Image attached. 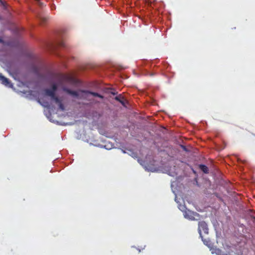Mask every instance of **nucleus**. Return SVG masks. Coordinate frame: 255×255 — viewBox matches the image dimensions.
<instances>
[{
    "instance_id": "f257e3e1",
    "label": "nucleus",
    "mask_w": 255,
    "mask_h": 255,
    "mask_svg": "<svg viewBox=\"0 0 255 255\" xmlns=\"http://www.w3.org/2000/svg\"><path fill=\"white\" fill-rule=\"evenodd\" d=\"M56 78L58 80L59 84H62L64 83H73L74 82V78L68 75L58 74L56 75Z\"/></svg>"
},
{
    "instance_id": "f03ea898",
    "label": "nucleus",
    "mask_w": 255,
    "mask_h": 255,
    "mask_svg": "<svg viewBox=\"0 0 255 255\" xmlns=\"http://www.w3.org/2000/svg\"><path fill=\"white\" fill-rule=\"evenodd\" d=\"M198 233L200 234L201 238H203L202 233H203L205 234L208 233V228L206 223L204 221H200L198 223Z\"/></svg>"
},
{
    "instance_id": "7ed1b4c3",
    "label": "nucleus",
    "mask_w": 255,
    "mask_h": 255,
    "mask_svg": "<svg viewBox=\"0 0 255 255\" xmlns=\"http://www.w3.org/2000/svg\"><path fill=\"white\" fill-rule=\"evenodd\" d=\"M62 90L64 92L71 95L72 96H73L74 97H75L77 98H81V97H79V94L78 92H77V91L71 90L65 87H63Z\"/></svg>"
},
{
    "instance_id": "20e7f679",
    "label": "nucleus",
    "mask_w": 255,
    "mask_h": 255,
    "mask_svg": "<svg viewBox=\"0 0 255 255\" xmlns=\"http://www.w3.org/2000/svg\"><path fill=\"white\" fill-rule=\"evenodd\" d=\"M0 82L9 88H11L13 86L9 80L4 77L1 74H0Z\"/></svg>"
},
{
    "instance_id": "39448f33",
    "label": "nucleus",
    "mask_w": 255,
    "mask_h": 255,
    "mask_svg": "<svg viewBox=\"0 0 255 255\" xmlns=\"http://www.w3.org/2000/svg\"><path fill=\"white\" fill-rule=\"evenodd\" d=\"M79 92H81L82 93H84V94H91V95H92V96H93L94 97H99V98H100L101 99H103L104 98V97L102 95H101L100 94H99L98 93H96V92H91V91H88V90H79Z\"/></svg>"
},
{
    "instance_id": "423d86ee",
    "label": "nucleus",
    "mask_w": 255,
    "mask_h": 255,
    "mask_svg": "<svg viewBox=\"0 0 255 255\" xmlns=\"http://www.w3.org/2000/svg\"><path fill=\"white\" fill-rule=\"evenodd\" d=\"M52 100H54L56 104H57L59 106V109L61 111H64L65 108L63 104H62V100H60L58 97L56 96H55Z\"/></svg>"
},
{
    "instance_id": "0eeeda50",
    "label": "nucleus",
    "mask_w": 255,
    "mask_h": 255,
    "mask_svg": "<svg viewBox=\"0 0 255 255\" xmlns=\"http://www.w3.org/2000/svg\"><path fill=\"white\" fill-rule=\"evenodd\" d=\"M190 214L191 215H188L187 213H186L185 214V217L187 218H188L189 219L191 220H197L195 216H197V217H199V214L197 213H194V212H192V213H190Z\"/></svg>"
},
{
    "instance_id": "6e6552de",
    "label": "nucleus",
    "mask_w": 255,
    "mask_h": 255,
    "mask_svg": "<svg viewBox=\"0 0 255 255\" xmlns=\"http://www.w3.org/2000/svg\"><path fill=\"white\" fill-rule=\"evenodd\" d=\"M44 92L47 96H48L51 97V99L53 98L55 96H56L55 92L53 91V90L51 89H45Z\"/></svg>"
},
{
    "instance_id": "1a4fd4ad",
    "label": "nucleus",
    "mask_w": 255,
    "mask_h": 255,
    "mask_svg": "<svg viewBox=\"0 0 255 255\" xmlns=\"http://www.w3.org/2000/svg\"><path fill=\"white\" fill-rule=\"evenodd\" d=\"M200 169L205 173H208L209 170L207 166L201 164L199 165Z\"/></svg>"
},
{
    "instance_id": "9d476101",
    "label": "nucleus",
    "mask_w": 255,
    "mask_h": 255,
    "mask_svg": "<svg viewBox=\"0 0 255 255\" xmlns=\"http://www.w3.org/2000/svg\"><path fill=\"white\" fill-rule=\"evenodd\" d=\"M212 253L215 254L216 255H225L223 252L219 249H215Z\"/></svg>"
},
{
    "instance_id": "9b49d317",
    "label": "nucleus",
    "mask_w": 255,
    "mask_h": 255,
    "mask_svg": "<svg viewBox=\"0 0 255 255\" xmlns=\"http://www.w3.org/2000/svg\"><path fill=\"white\" fill-rule=\"evenodd\" d=\"M122 99H123V97H122V96H121V95H119V96H118L116 97H115V99L116 101H118V102H120L121 104H122L123 105H124V101H123V100H122Z\"/></svg>"
},
{
    "instance_id": "f8f14e48",
    "label": "nucleus",
    "mask_w": 255,
    "mask_h": 255,
    "mask_svg": "<svg viewBox=\"0 0 255 255\" xmlns=\"http://www.w3.org/2000/svg\"><path fill=\"white\" fill-rule=\"evenodd\" d=\"M51 90H53V91L54 92H56L57 89V85L56 84H53L52 85V88L51 89Z\"/></svg>"
},
{
    "instance_id": "ddd939ff",
    "label": "nucleus",
    "mask_w": 255,
    "mask_h": 255,
    "mask_svg": "<svg viewBox=\"0 0 255 255\" xmlns=\"http://www.w3.org/2000/svg\"><path fill=\"white\" fill-rule=\"evenodd\" d=\"M0 43L3 44L4 45H8V43L4 41V40L3 39V38L1 36H0Z\"/></svg>"
},
{
    "instance_id": "4468645a",
    "label": "nucleus",
    "mask_w": 255,
    "mask_h": 255,
    "mask_svg": "<svg viewBox=\"0 0 255 255\" xmlns=\"http://www.w3.org/2000/svg\"><path fill=\"white\" fill-rule=\"evenodd\" d=\"M40 22L41 23H44L47 21V17H40Z\"/></svg>"
},
{
    "instance_id": "2eb2a0df",
    "label": "nucleus",
    "mask_w": 255,
    "mask_h": 255,
    "mask_svg": "<svg viewBox=\"0 0 255 255\" xmlns=\"http://www.w3.org/2000/svg\"><path fill=\"white\" fill-rule=\"evenodd\" d=\"M37 4H38L40 7H42L43 5V3L41 2L40 0H35Z\"/></svg>"
},
{
    "instance_id": "dca6fc26",
    "label": "nucleus",
    "mask_w": 255,
    "mask_h": 255,
    "mask_svg": "<svg viewBox=\"0 0 255 255\" xmlns=\"http://www.w3.org/2000/svg\"><path fill=\"white\" fill-rule=\"evenodd\" d=\"M0 4L3 6V7L5 8L6 5L4 2L2 0H0Z\"/></svg>"
},
{
    "instance_id": "f3484780",
    "label": "nucleus",
    "mask_w": 255,
    "mask_h": 255,
    "mask_svg": "<svg viewBox=\"0 0 255 255\" xmlns=\"http://www.w3.org/2000/svg\"><path fill=\"white\" fill-rule=\"evenodd\" d=\"M60 45H61V46H64V43H63V42H61V43H60Z\"/></svg>"
},
{
    "instance_id": "a211bd4d",
    "label": "nucleus",
    "mask_w": 255,
    "mask_h": 255,
    "mask_svg": "<svg viewBox=\"0 0 255 255\" xmlns=\"http://www.w3.org/2000/svg\"><path fill=\"white\" fill-rule=\"evenodd\" d=\"M112 94L113 95H115L117 94V93H115V92H112Z\"/></svg>"
}]
</instances>
